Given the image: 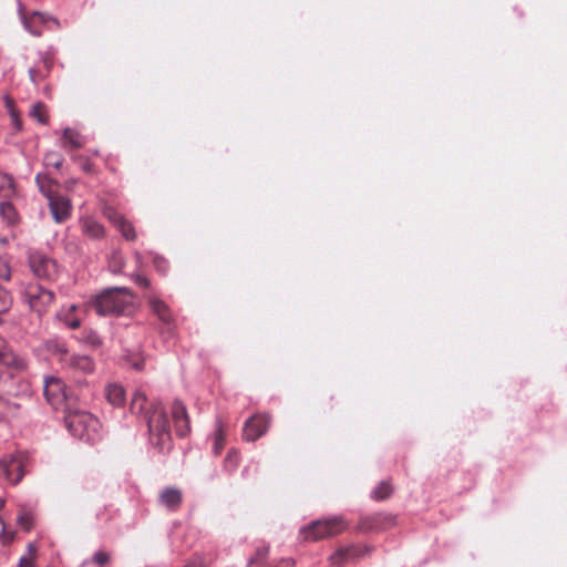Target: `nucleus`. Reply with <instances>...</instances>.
Listing matches in <instances>:
<instances>
[{
    "mask_svg": "<svg viewBox=\"0 0 567 567\" xmlns=\"http://www.w3.org/2000/svg\"><path fill=\"white\" fill-rule=\"evenodd\" d=\"M130 410L133 414L143 415L148 425L152 440L156 445L164 447L171 440L169 425L166 414L158 408H154L150 414L148 403L142 391H135L130 403Z\"/></svg>",
    "mask_w": 567,
    "mask_h": 567,
    "instance_id": "1",
    "label": "nucleus"
},
{
    "mask_svg": "<svg viewBox=\"0 0 567 567\" xmlns=\"http://www.w3.org/2000/svg\"><path fill=\"white\" fill-rule=\"evenodd\" d=\"M99 315H130L134 310L133 295L126 288L107 289L91 303Z\"/></svg>",
    "mask_w": 567,
    "mask_h": 567,
    "instance_id": "2",
    "label": "nucleus"
},
{
    "mask_svg": "<svg viewBox=\"0 0 567 567\" xmlns=\"http://www.w3.org/2000/svg\"><path fill=\"white\" fill-rule=\"evenodd\" d=\"M64 420L70 433L79 440L87 443L101 440V423L92 413L84 410L69 409Z\"/></svg>",
    "mask_w": 567,
    "mask_h": 567,
    "instance_id": "3",
    "label": "nucleus"
},
{
    "mask_svg": "<svg viewBox=\"0 0 567 567\" xmlns=\"http://www.w3.org/2000/svg\"><path fill=\"white\" fill-rule=\"evenodd\" d=\"M38 185L41 193L48 199V205L53 219L56 223L65 221L71 215L72 205L71 200L62 193L60 185L54 182L44 184V182L40 181L39 177Z\"/></svg>",
    "mask_w": 567,
    "mask_h": 567,
    "instance_id": "4",
    "label": "nucleus"
},
{
    "mask_svg": "<svg viewBox=\"0 0 567 567\" xmlns=\"http://www.w3.org/2000/svg\"><path fill=\"white\" fill-rule=\"evenodd\" d=\"M347 523L341 516L316 520L301 530V537L307 542H317L326 537H332L342 533L347 528Z\"/></svg>",
    "mask_w": 567,
    "mask_h": 567,
    "instance_id": "5",
    "label": "nucleus"
},
{
    "mask_svg": "<svg viewBox=\"0 0 567 567\" xmlns=\"http://www.w3.org/2000/svg\"><path fill=\"white\" fill-rule=\"evenodd\" d=\"M25 456L22 453L6 455L0 460V473L10 484H18L24 475Z\"/></svg>",
    "mask_w": 567,
    "mask_h": 567,
    "instance_id": "6",
    "label": "nucleus"
},
{
    "mask_svg": "<svg viewBox=\"0 0 567 567\" xmlns=\"http://www.w3.org/2000/svg\"><path fill=\"white\" fill-rule=\"evenodd\" d=\"M271 417L267 413H257L249 417L244 425L243 437L254 442L262 436L269 429Z\"/></svg>",
    "mask_w": 567,
    "mask_h": 567,
    "instance_id": "7",
    "label": "nucleus"
},
{
    "mask_svg": "<svg viewBox=\"0 0 567 567\" xmlns=\"http://www.w3.org/2000/svg\"><path fill=\"white\" fill-rule=\"evenodd\" d=\"M103 214L120 230L126 240L134 241L136 239L137 235L132 223L125 219L113 207L105 206Z\"/></svg>",
    "mask_w": 567,
    "mask_h": 567,
    "instance_id": "8",
    "label": "nucleus"
},
{
    "mask_svg": "<svg viewBox=\"0 0 567 567\" xmlns=\"http://www.w3.org/2000/svg\"><path fill=\"white\" fill-rule=\"evenodd\" d=\"M44 396L52 406H58L65 400V388L58 378H50L44 383Z\"/></svg>",
    "mask_w": 567,
    "mask_h": 567,
    "instance_id": "9",
    "label": "nucleus"
},
{
    "mask_svg": "<svg viewBox=\"0 0 567 567\" xmlns=\"http://www.w3.org/2000/svg\"><path fill=\"white\" fill-rule=\"evenodd\" d=\"M172 417L177 435L186 436L190 432L189 417L186 406L178 400L174 401L172 405Z\"/></svg>",
    "mask_w": 567,
    "mask_h": 567,
    "instance_id": "10",
    "label": "nucleus"
},
{
    "mask_svg": "<svg viewBox=\"0 0 567 567\" xmlns=\"http://www.w3.org/2000/svg\"><path fill=\"white\" fill-rule=\"evenodd\" d=\"M183 502L182 492L175 487H167L159 494V503L169 511H176Z\"/></svg>",
    "mask_w": 567,
    "mask_h": 567,
    "instance_id": "11",
    "label": "nucleus"
},
{
    "mask_svg": "<svg viewBox=\"0 0 567 567\" xmlns=\"http://www.w3.org/2000/svg\"><path fill=\"white\" fill-rule=\"evenodd\" d=\"M360 548L355 546L349 547H340L330 556V563L332 565H342L344 563L351 561L358 556H360Z\"/></svg>",
    "mask_w": 567,
    "mask_h": 567,
    "instance_id": "12",
    "label": "nucleus"
},
{
    "mask_svg": "<svg viewBox=\"0 0 567 567\" xmlns=\"http://www.w3.org/2000/svg\"><path fill=\"white\" fill-rule=\"evenodd\" d=\"M69 367L83 374H90L94 371V362L91 357L85 354L72 355L69 360Z\"/></svg>",
    "mask_w": 567,
    "mask_h": 567,
    "instance_id": "13",
    "label": "nucleus"
},
{
    "mask_svg": "<svg viewBox=\"0 0 567 567\" xmlns=\"http://www.w3.org/2000/svg\"><path fill=\"white\" fill-rule=\"evenodd\" d=\"M148 305L162 322L166 324H171L173 322L171 309L163 300L152 296L148 298Z\"/></svg>",
    "mask_w": 567,
    "mask_h": 567,
    "instance_id": "14",
    "label": "nucleus"
},
{
    "mask_svg": "<svg viewBox=\"0 0 567 567\" xmlns=\"http://www.w3.org/2000/svg\"><path fill=\"white\" fill-rule=\"evenodd\" d=\"M82 231L92 239H100L104 237L105 229L102 224L92 217H84L81 219Z\"/></svg>",
    "mask_w": 567,
    "mask_h": 567,
    "instance_id": "15",
    "label": "nucleus"
},
{
    "mask_svg": "<svg viewBox=\"0 0 567 567\" xmlns=\"http://www.w3.org/2000/svg\"><path fill=\"white\" fill-rule=\"evenodd\" d=\"M0 364L22 369L23 361L14 354L7 346L6 341L0 337Z\"/></svg>",
    "mask_w": 567,
    "mask_h": 567,
    "instance_id": "16",
    "label": "nucleus"
},
{
    "mask_svg": "<svg viewBox=\"0 0 567 567\" xmlns=\"http://www.w3.org/2000/svg\"><path fill=\"white\" fill-rule=\"evenodd\" d=\"M105 396L109 403L114 406H121L125 402V391L122 385L116 383L106 386Z\"/></svg>",
    "mask_w": 567,
    "mask_h": 567,
    "instance_id": "17",
    "label": "nucleus"
},
{
    "mask_svg": "<svg viewBox=\"0 0 567 567\" xmlns=\"http://www.w3.org/2000/svg\"><path fill=\"white\" fill-rule=\"evenodd\" d=\"M56 274V265L48 258L38 259V278L52 279Z\"/></svg>",
    "mask_w": 567,
    "mask_h": 567,
    "instance_id": "18",
    "label": "nucleus"
},
{
    "mask_svg": "<svg viewBox=\"0 0 567 567\" xmlns=\"http://www.w3.org/2000/svg\"><path fill=\"white\" fill-rule=\"evenodd\" d=\"M78 310V306L71 305L68 309H62L59 313V318L71 329H78L81 326V320L74 316Z\"/></svg>",
    "mask_w": 567,
    "mask_h": 567,
    "instance_id": "19",
    "label": "nucleus"
},
{
    "mask_svg": "<svg viewBox=\"0 0 567 567\" xmlns=\"http://www.w3.org/2000/svg\"><path fill=\"white\" fill-rule=\"evenodd\" d=\"M17 525L23 532H30L33 525L32 512L21 506L17 516Z\"/></svg>",
    "mask_w": 567,
    "mask_h": 567,
    "instance_id": "20",
    "label": "nucleus"
},
{
    "mask_svg": "<svg viewBox=\"0 0 567 567\" xmlns=\"http://www.w3.org/2000/svg\"><path fill=\"white\" fill-rule=\"evenodd\" d=\"M14 193L16 190L12 177L0 172V195L3 197H11Z\"/></svg>",
    "mask_w": 567,
    "mask_h": 567,
    "instance_id": "21",
    "label": "nucleus"
},
{
    "mask_svg": "<svg viewBox=\"0 0 567 567\" xmlns=\"http://www.w3.org/2000/svg\"><path fill=\"white\" fill-rule=\"evenodd\" d=\"M225 446V430L220 420L216 421V431L214 436V453L219 454Z\"/></svg>",
    "mask_w": 567,
    "mask_h": 567,
    "instance_id": "22",
    "label": "nucleus"
},
{
    "mask_svg": "<svg viewBox=\"0 0 567 567\" xmlns=\"http://www.w3.org/2000/svg\"><path fill=\"white\" fill-rule=\"evenodd\" d=\"M0 216L9 225H13L18 219L14 207L8 202H2L0 204Z\"/></svg>",
    "mask_w": 567,
    "mask_h": 567,
    "instance_id": "23",
    "label": "nucleus"
},
{
    "mask_svg": "<svg viewBox=\"0 0 567 567\" xmlns=\"http://www.w3.org/2000/svg\"><path fill=\"white\" fill-rule=\"evenodd\" d=\"M63 137L72 148H81L84 145L83 136L72 128H66L64 131Z\"/></svg>",
    "mask_w": 567,
    "mask_h": 567,
    "instance_id": "24",
    "label": "nucleus"
},
{
    "mask_svg": "<svg viewBox=\"0 0 567 567\" xmlns=\"http://www.w3.org/2000/svg\"><path fill=\"white\" fill-rule=\"evenodd\" d=\"M3 101H4L6 109L11 117L12 125L16 127V130L19 131L21 128V121H20L19 114L14 107L13 100L10 96L6 95L3 97Z\"/></svg>",
    "mask_w": 567,
    "mask_h": 567,
    "instance_id": "25",
    "label": "nucleus"
},
{
    "mask_svg": "<svg viewBox=\"0 0 567 567\" xmlns=\"http://www.w3.org/2000/svg\"><path fill=\"white\" fill-rule=\"evenodd\" d=\"M392 494V486L389 482H381L373 491L372 498L382 501L388 498Z\"/></svg>",
    "mask_w": 567,
    "mask_h": 567,
    "instance_id": "26",
    "label": "nucleus"
},
{
    "mask_svg": "<svg viewBox=\"0 0 567 567\" xmlns=\"http://www.w3.org/2000/svg\"><path fill=\"white\" fill-rule=\"evenodd\" d=\"M63 157L60 153L56 152H50L45 154L43 158V164L45 167H53L55 169H59L62 165Z\"/></svg>",
    "mask_w": 567,
    "mask_h": 567,
    "instance_id": "27",
    "label": "nucleus"
},
{
    "mask_svg": "<svg viewBox=\"0 0 567 567\" xmlns=\"http://www.w3.org/2000/svg\"><path fill=\"white\" fill-rule=\"evenodd\" d=\"M45 349L53 354L60 355L61 358L68 353L65 344L56 340L48 341L45 343Z\"/></svg>",
    "mask_w": 567,
    "mask_h": 567,
    "instance_id": "28",
    "label": "nucleus"
},
{
    "mask_svg": "<svg viewBox=\"0 0 567 567\" xmlns=\"http://www.w3.org/2000/svg\"><path fill=\"white\" fill-rule=\"evenodd\" d=\"M225 468L227 471H234L239 464V454L236 450L228 451L226 457H225Z\"/></svg>",
    "mask_w": 567,
    "mask_h": 567,
    "instance_id": "29",
    "label": "nucleus"
},
{
    "mask_svg": "<svg viewBox=\"0 0 567 567\" xmlns=\"http://www.w3.org/2000/svg\"><path fill=\"white\" fill-rule=\"evenodd\" d=\"M82 339L86 344L94 347V348L101 346V343H102V340H101L99 333L94 330H85Z\"/></svg>",
    "mask_w": 567,
    "mask_h": 567,
    "instance_id": "30",
    "label": "nucleus"
},
{
    "mask_svg": "<svg viewBox=\"0 0 567 567\" xmlns=\"http://www.w3.org/2000/svg\"><path fill=\"white\" fill-rule=\"evenodd\" d=\"M109 266L113 272H120L124 266V258L121 252H113Z\"/></svg>",
    "mask_w": 567,
    "mask_h": 567,
    "instance_id": "31",
    "label": "nucleus"
},
{
    "mask_svg": "<svg viewBox=\"0 0 567 567\" xmlns=\"http://www.w3.org/2000/svg\"><path fill=\"white\" fill-rule=\"evenodd\" d=\"M268 550L269 549H268L267 546L259 547L256 550L255 555L249 558L248 565H254V564L262 563L266 559L267 555H268Z\"/></svg>",
    "mask_w": 567,
    "mask_h": 567,
    "instance_id": "32",
    "label": "nucleus"
},
{
    "mask_svg": "<svg viewBox=\"0 0 567 567\" xmlns=\"http://www.w3.org/2000/svg\"><path fill=\"white\" fill-rule=\"evenodd\" d=\"M53 299L54 295L52 291L38 286V301H40L42 305L48 306L53 301Z\"/></svg>",
    "mask_w": 567,
    "mask_h": 567,
    "instance_id": "33",
    "label": "nucleus"
},
{
    "mask_svg": "<svg viewBox=\"0 0 567 567\" xmlns=\"http://www.w3.org/2000/svg\"><path fill=\"white\" fill-rule=\"evenodd\" d=\"M11 302L10 293L0 287V313L6 312L10 308Z\"/></svg>",
    "mask_w": 567,
    "mask_h": 567,
    "instance_id": "34",
    "label": "nucleus"
},
{
    "mask_svg": "<svg viewBox=\"0 0 567 567\" xmlns=\"http://www.w3.org/2000/svg\"><path fill=\"white\" fill-rule=\"evenodd\" d=\"M33 544H29V554L20 558L19 567H34Z\"/></svg>",
    "mask_w": 567,
    "mask_h": 567,
    "instance_id": "35",
    "label": "nucleus"
},
{
    "mask_svg": "<svg viewBox=\"0 0 567 567\" xmlns=\"http://www.w3.org/2000/svg\"><path fill=\"white\" fill-rule=\"evenodd\" d=\"M11 278V268L9 261L0 257V279L9 280Z\"/></svg>",
    "mask_w": 567,
    "mask_h": 567,
    "instance_id": "36",
    "label": "nucleus"
},
{
    "mask_svg": "<svg viewBox=\"0 0 567 567\" xmlns=\"http://www.w3.org/2000/svg\"><path fill=\"white\" fill-rule=\"evenodd\" d=\"M110 554L103 550H99L94 554L92 560L99 566H104L110 561Z\"/></svg>",
    "mask_w": 567,
    "mask_h": 567,
    "instance_id": "37",
    "label": "nucleus"
},
{
    "mask_svg": "<svg viewBox=\"0 0 567 567\" xmlns=\"http://www.w3.org/2000/svg\"><path fill=\"white\" fill-rule=\"evenodd\" d=\"M38 122L42 124H47L49 122V113L45 110V107L38 103V115H37Z\"/></svg>",
    "mask_w": 567,
    "mask_h": 567,
    "instance_id": "38",
    "label": "nucleus"
},
{
    "mask_svg": "<svg viewBox=\"0 0 567 567\" xmlns=\"http://www.w3.org/2000/svg\"><path fill=\"white\" fill-rule=\"evenodd\" d=\"M184 567H207V565L200 556H195Z\"/></svg>",
    "mask_w": 567,
    "mask_h": 567,
    "instance_id": "39",
    "label": "nucleus"
},
{
    "mask_svg": "<svg viewBox=\"0 0 567 567\" xmlns=\"http://www.w3.org/2000/svg\"><path fill=\"white\" fill-rule=\"evenodd\" d=\"M134 281L140 287L147 288L150 286L148 279L146 277L141 276V275H135L134 276Z\"/></svg>",
    "mask_w": 567,
    "mask_h": 567,
    "instance_id": "40",
    "label": "nucleus"
},
{
    "mask_svg": "<svg viewBox=\"0 0 567 567\" xmlns=\"http://www.w3.org/2000/svg\"><path fill=\"white\" fill-rule=\"evenodd\" d=\"M131 365L135 369V370H142L143 367H144V360L141 359V358H137V359H134L132 362H131Z\"/></svg>",
    "mask_w": 567,
    "mask_h": 567,
    "instance_id": "41",
    "label": "nucleus"
},
{
    "mask_svg": "<svg viewBox=\"0 0 567 567\" xmlns=\"http://www.w3.org/2000/svg\"><path fill=\"white\" fill-rule=\"evenodd\" d=\"M293 566H295V561L292 559H285V560H282L281 566H279V567H293Z\"/></svg>",
    "mask_w": 567,
    "mask_h": 567,
    "instance_id": "42",
    "label": "nucleus"
},
{
    "mask_svg": "<svg viewBox=\"0 0 567 567\" xmlns=\"http://www.w3.org/2000/svg\"><path fill=\"white\" fill-rule=\"evenodd\" d=\"M8 238L7 237H0V245H7Z\"/></svg>",
    "mask_w": 567,
    "mask_h": 567,
    "instance_id": "43",
    "label": "nucleus"
},
{
    "mask_svg": "<svg viewBox=\"0 0 567 567\" xmlns=\"http://www.w3.org/2000/svg\"><path fill=\"white\" fill-rule=\"evenodd\" d=\"M37 17H38V24H39L40 22L43 21V16L38 12Z\"/></svg>",
    "mask_w": 567,
    "mask_h": 567,
    "instance_id": "44",
    "label": "nucleus"
},
{
    "mask_svg": "<svg viewBox=\"0 0 567 567\" xmlns=\"http://www.w3.org/2000/svg\"><path fill=\"white\" fill-rule=\"evenodd\" d=\"M30 114H31V115H35V105H32V106L30 107Z\"/></svg>",
    "mask_w": 567,
    "mask_h": 567,
    "instance_id": "45",
    "label": "nucleus"
},
{
    "mask_svg": "<svg viewBox=\"0 0 567 567\" xmlns=\"http://www.w3.org/2000/svg\"><path fill=\"white\" fill-rule=\"evenodd\" d=\"M23 22L25 24V28L29 29V24H28V21H27L25 17H23Z\"/></svg>",
    "mask_w": 567,
    "mask_h": 567,
    "instance_id": "46",
    "label": "nucleus"
},
{
    "mask_svg": "<svg viewBox=\"0 0 567 567\" xmlns=\"http://www.w3.org/2000/svg\"><path fill=\"white\" fill-rule=\"evenodd\" d=\"M4 505V499L3 498H0V508H2Z\"/></svg>",
    "mask_w": 567,
    "mask_h": 567,
    "instance_id": "47",
    "label": "nucleus"
},
{
    "mask_svg": "<svg viewBox=\"0 0 567 567\" xmlns=\"http://www.w3.org/2000/svg\"><path fill=\"white\" fill-rule=\"evenodd\" d=\"M2 403V400L0 399V404Z\"/></svg>",
    "mask_w": 567,
    "mask_h": 567,
    "instance_id": "48",
    "label": "nucleus"
}]
</instances>
